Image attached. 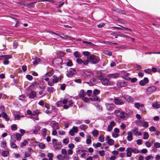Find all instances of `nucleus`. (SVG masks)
<instances>
[{
  "label": "nucleus",
  "instance_id": "nucleus-1",
  "mask_svg": "<svg viewBox=\"0 0 160 160\" xmlns=\"http://www.w3.org/2000/svg\"><path fill=\"white\" fill-rule=\"evenodd\" d=\"M114 114L120 119L125 120L128 118V115L127 113L120 110H115L114 112Z\"/></svg>",
  "mask_w": 160,
  "mask_h": 160
},
{
  "label": "nucleus",
  "instance_id": "nucleus-2",
  "mask_svg": "<svg viewBox=\"0 0 160 160\" xmlns=\"http://www.w3.org/2000/svg\"><path fill=\"white\" fill-rule=\"evenodd\" d=\"M87 60L89 61V63L93 64L98 63L100 61V59L98 57L93 54H91L87 57Z\"/></svg>",
  "mask_w": 160,
  "mask_h": 160
},
{
  "label": "nucleus",
  "instance_id": "nucleus-3",
  "mask_svg": "<svg viewBox=\"0 0 160 160\" xmlns=\"http://www.w3.org/2000/svg\"><path fill=\"white\" fill-rule=\"evenodd\" d=\"M113 102L116 105H122L124 104L125 101L121 97H114Z\"/></svg>",
  "mask_w": 160,
  "mask_h": 160
},
{
  "label": "nucleus",
  "instance_id": "nucleus-4",
  "mask_svg": "<svg viewBox=\"0 0 160 160\" xmlns=\"http://www.w3.org/2000/svg\"><path fill=\"white\" fill-rule=\"evenodd\" d=\"M52 142L53 147L55 149H61L62 146L60 142H58L57 139H53L52 140Z\"/></svg>",
  "mask_w": 160,
  "mask_h": 160
},
{
  "label": "nucleus",
  "instance_id": "nucleus-5",
  "mask_svg": "<svg viewBox=\"0 0 160 160\" xmlns=\"http://www.w3.org/2000/svg\"><path fill=\"white\" fill-rule=\"evenodd\" d=\"M99 80L101 81L102 84L104 86H108L111 85V82L108 79L103 76H101L99 78Z\"/></svg>",
  "mask_w": 160,
  "mask_h": 160
},
{
  "label": "nucleus",
  "instance_id": "nucleus-6",
  "mask_svg": "<svg viewBox=\"0 0 160 160\" xmlns=\"http://www.w3.org/2000/svg\"><path fill=\"white\" fill-rule=\"evenodd\" d=\"M107 143H104L103 146H101V144L100 142H98L96 144L93 143V146L96 149L98 147H99L101 146V148L102 149H107L108 148V146L106 145Z\"/></svg>",
  "mask_w": 160,
  "mask_h": 160
},
{
  "label": "nucleus",
  "instance_id": "nucleus-7",
  "mask_svg": "<svg viewBox=\"0 0 160 160\" xmlns=\"http://www.w3.org/2000/svg\"><path fill=\"white\" fill-rule=\"evenodd\" d=\"M76 73V69L71 68L66 73L67 76L69 78H71Z\"/></svg>",
  "mask_w": 160,
  "mask_h": 160
},
{
  "label": "nucleus",
  "instance_id": "nucleus-8",
  "mask_svg": "<svg viewBox=\"0 0 160 160\" xmlns=\"http://www.w3.org/2000/svg\"><path fill=\"white\" fill-rule=\"evenodd\" d=\"M106 109L108 111H112L115 108V105L113 103H106L105 104Z\"/></svg>",
  "mask_w": 160,
  "mask_h": 160
},
{
  "label": "nucleus",
  "instance_id": "nucleus-9",
  "mask_svg": "<svg viewBox=\"0 0 160 160\" xmlns=\"http://www.w3.org/2000/svg\"><path fill=\"white\" fill-rule=\"evenodd\" d=\"M22 138V135L19 133H16V134L12 135L11 136V138L14 141L16 139L20 141Z\"/></svg>",
  "mask_w": 160,
  "mask_h": 160
},
{
  "label": "nucleus",
  "instance_id": "nucleus-10",
  "mask_svg": "<svg viewBox=\"0 0 160 160\" xmlns=\"http://www.w3.org/2000/svg\"><path fill=\"white\" fill-rule=\"evenodd\" d=\"M122 78L126 80H130L131 79V78L129 77L130 74L126 71L122 72Z\"/></svg>",
  "mask_w": 160,
  "mask_h": 160
},
{
  "label": "nucleus",
  "instance_id": "nucleus-11",
  "mask_svg": "<svg viewBox=\"0 0 160 160\" xmlns=\"http://www.w3.org/2000/svg\"><path fill=\"white\" fill-rule=\"evenodd\" d=\"M127 84L128 82H127L122 81H118L117 82V87L119 88L126 87L127 85Z\"/></svg>",
  "mask_w": 160,
  "mask_h": 160
},
{
  "label": "nucleus",
  "instance_id": "nucleus-12",
  "mask_svg": "<svg viewBox=\"0 0 160 160\" xmlns=\"http://www.w3.org/2000/svg\"><path fill=\"white\" fill-rule=\"evenodd\" d=\"M123 97L125 100L128 102L132 103L134 101L133 98L131 96L125 95Z\"/></svg>",
  "mask_w": 160,
  "mask_h": 160
},
{
  "label": "nucleus",
  "instance_id": "nucleus-13",
  "mask_svg": "<svg viewBox=\"0 0 160 160\" xmlns=\"http://www.w3.org/2000/svg\"><path fill=\"white\" fill-rule=\"evenodd\" d=\"M29 99H33L36 96V92L35 91H32L28 95Z\"/></svg>",
  "mask_w": 160,
  "mask_h": 160
},
{
  "label": "nucleus",
  "instance_id": "nucleus-14",
  "mask_svg": "<svg viewBox=\"0 0 160 160\" xmlns=\"http://www.w3.org/2000/svg\"><path fill=\"white\" fill-rule=\"evenodd\" d=\"M149 80L147 78L145 77L144 78L143 80H141L139 83L140 85L141 86H144L145 83H147L148 82Z\"/></svg>",
  "mask_w": 160,
  "mask_h": 160
},
{
  "label": "nucleus",
  "instance_id": "nucleus-15",
  "mask_svg": "<svg viewBox=\"0 0 160 160\" xmlns=\"http://www.w3.org/2000/svg\"><path fill=\"white\" fill-rule=\"evenodd\" d=\"M106 140L107 141L108 144L110 145H112L114 143V141L110 138L109 136H108L106 138Z\"/></svg>",
  "mask_w": 160,
  "mask_h": 160
},
{
  "label": "nucleus",
  "instance_id": "nucleus-16",
  "mask_svg": "<svg viewBox=\"0 0 160 160\" xmlns=\"http://www.w3.org/2000/svg\"><path fill=\"white\" fill-rule=\"evenodd\" d=\"M94 106L96 108L97 110L99 112H101L102 111V107L98 103H96L94 104Z\"/></svg>",
  "mask_w": 160,
  "mask_h": 160
},
{
  "label": "nucleus",
  "instance_id": "nucleus-17",
  "mask_svg": "<svg viewBox=\"0 0 160 160\" xmlns=\"http://www.w3.org/2000/svg\"><path fill=\"white\" fill-rule=\"evenodd\" d=\"M157 88L154 86H152L149 87H148L147 89V91L148 92H153L154 91H155L156 89Z\"/></svg>",
  "mask_w": 160,
  "mask_h": 160
},
{
  "label": "nucleus",
  "instance_id": "nucleus-18",
  "mask_svg": "<svg viewBox=\"0 0 160 160\" xmlns=\"http://www.w3.org/2000/svg\"><path fill=\"white\" fill-rule=\"evenodd\" d=\"M128 136L127 139L128 141H130L132 140L133 139L132 135L131 132L128 131L127 132Z\"/></svg>",
  "mask_w": 160,
  "mask_h": 160
},
{
  "label": "nucleus",
  "instance_id": "nucleus-19",
  "mask_svg": "<svg viewBox=\"0 0 160 160\" xmlns=\"http://www.w3.org/2000/svg\"><path fill=\"white\" fill-rule=\"evenodd\" d=\"M128 151L127 152V156L128 157H130L131 155V152H133L134 153H138L139 152V151Z\"/></svg>",
  "mask_w": 160,
  "mask_h": 160
},
{
  "label": "nucleus",
  "instance_id": "nucleus-20",
  "mask_svg": "<svg viewBox=\"0 0 160 160\" xmlns=\"http://www.w3.org/2000/svg\"><path fill=\"white\" fill-rule=\"evenodd\" d=\"M1 115L2 116V118H5L6 121H8L9 120V118L8 117V115L6 112H2Z\"/></svg>",
  "mask_w": 160,
  "mask_h": 160
},
{
  "label": "nucleus",
  "instance_id": "nucleus-21",
  "mask_svg": "<svg viewBox=\"0 0 160 160\" xmlns=\"http://www.w3.org/2000/svg\"><path fill=\"white\" fill-rule=\"evenodd\" d=\"M56 63L58 65H62L63 60L61 58H58L57 59L56 61Z\"/></svg>",
  "mask_w": 160,
  "mask_h": 160
},
{
  "label": "nucleus",
  "instance_id": "nucleus-22",
  "mask_svg": "<svg viewBox=\"0 0 160 160\" xmlns=\"http://www.w3.org/2000/svg\"><path fill=\"white\" fill-rule=\"evenodd\" d=\"M54 71L53 70H51L46 74L45 76L46 77H51L54 73Z\"/></svg>",
  "mask_w": 160,
  "mask_h": 160
},
{
  "label": "nucleus",
  "instance_id": "nucleus-23",
  "mask_svg": "<svg viewBox=\"0 0 160 160\" xmlns=\"http://www.w3.org/2000/svg\"><path fill=\"white\" fill-rule=\"evenodd\" d=\"M86 94V93L83 89L81 90L79 94V96L80 98H82L84 97Z\"/></svg>",
  "mask_w": 160,
  "mask_h": 160
},
{
  "label": "nucleus",
  "instance_id": "nucleus-24",
  "mask_svg": "<svg viewBox=\"0 0 160 160\" xmlns=\"http://www.w3.org/2000/svg\"><path fill=\"white\" fill-rule=\"evenodd\" d=\"M118 25L120 27L113 26L111 28L115 29L118 30H123L122 28H123V27L120 25Z\"/></svg>",
  "mask_w": 160,
  "mask_h": 160
},
{
  "label": "nucleus",
  "instance_id": "nucleus-25",
  "mask_svg": "<svg viewBox=\"0 0 160 160\" xmlns=\"http://www.w3.org/2000/svg\"><path fill=\"white\" fill-rule=\"evenodd\" d=\"M152 107L156 109L160 108V104H158L157 102H154L152 104Z\"/></svg>",
  "mask_w": 160,
  "mask_h": 160
},
{
  "label": "nucleus",
  "instance_id": "nucleus-26",
  "mask_svg": "<svg viewBox=\"0 0 160 160\" xmlns=\"http://www.w3.org/2000/svg\"><path fill=\"white\" fill-rule=\"evenodd\" d=\"M108 77L111 78H118L119 77V75L117 73H114L109 75Z\"/></svg>",
  "mask_w": 160,
  "mask_h": 160
},
{
  "label": "nucleus",
  "instance_id": "nucleus-27",
  "mask_svg": "<svg viewBox=\"0 0 160 160\" xmlns=\"http://www.w3.org/2000/svg\"><path fill=\"white\" fill-rule=\"evenodd\" d=\"M73 55L74 57L76 58H77L81 57V54L77 51H75L73 53Z\"/></svg>",
  "mask_w": 160,
  "mask_h": 160
},
{
  "label": "nucleus",
  "instance_id": "nucleus-28",
  "mask_svg": "<svg viewBox=\"0 0 160 160\" xmlns=\"http://www.w3.org/2000/svg\"><path fill=\"white\" fill-rule=\"evenodd\" d=\"M143 121V120H142L136 121V125L138 126H142Z\"/></svg>",
  "mask_w": 160,
  "mask_h": 160
},
{
  "label": "nucleus",
  "instance_id": "nucleus-29",
  "mask_svg": "<svg viewBox=\"0 0 160 160\" xmlns=\"http://www.w3.org/2000/svg\"><path fill=\"white\" fill-rule=\"evenodd\" d=\"M54 78L53 79L52 81L55 83H57L58 82L59 80H60V78H59V77H58L55 75L53 76Z\"/></svg>",
  "mask_w": 160,
  "mask_h": 160
},
{
  "label": "nucleus",
  "instance_id": "nucleus-30",
  "mask_svg": "<svg viewBox=\"0 0 160 160\" xmlns=\"http://www.w3.org/2000/svg\"><path fill=\"white\" fill-rule=\"evenodd\" d=\"M103 52L104 54L109 56H111L112 54L111 52L109 50H104Z\"/></svg>",
  "mask_w": 160,
  "mask_h": 160
},
{
  "label": "nucleus",
  "instance_id": "nucleus-31",
  "mask_svg": "<svg viewBox=\"0 0 160 160\" xmlns=\"http://www.w3.org/2000/svg\"><path fill=\"white\" fill-rule=\"evenodd\" d=\"M91 136L90 135L87 136V139L86 140V143L88 144H89L91 142Z\"/></svg>",
  "mask_w": 160,
  "mask_h": 160
},
{
  "label": "nucleus",
  "instance_id": "nucleus-32",
  "mask_svg": "<svg viewBox=\"0 0 160 160\" xmlns=\"http://www.w3.org/2000/svg\"><path fill=\"white\" fill-rule=\"evenodd\" d=\"M9 154L8 151H3L2 155V156L5 157L7 156Z\"/></svg>",
  "mask_w": 160,
  "mask_h": 160
},
{
  "label": "nucleus",
  "instance_id": "nucleus-33",
  "mask_svg": "<svg viewBox=\"0 0 160 160\" xmlns=\"http://www.w3.org/2000/svg\"><path fill=\"white\" fill-rule=\"evenodd\" d=\"M39 130V127L38 126H36L35 128L33 130V132L35 134H37L38 131Z\"/></svg>",
  "mask_w": 160,
  "mask_h": 160
},
{
  "label": "nucleus",
  "instance_id": "nucleus-34",
  "mask_svg": "<svg viewBox=\"0 0 160 160\" xmlns=\"http://www.w3.org/2000/svg\"><path fill=\"white\" fill-rule=\"evenodd\" d=\"M143 139L145 140L149 138V135L148 133L147 132H144L143 133Z\"/></svg>",
  "mask_w": 160,
  "mask_h": 160
},
{
  "label": "nucleus",
  "instance_id": "nucleus-35",
  "mask_svg": "<svg viewBox=\"0 0 160 160\" xmlns=\"http://www.w3.org/2000/svg\"><path fill=\"white\" fill-rule=\"evenodd\" d=\"M38 147L40 148L43 149L45 147V145L44 143L42 142H40L38 144Z\"/></svg>",
  "mask_w": 160,
  "mask_h": 160
},
{
  "label": "nucleus",
  "instance_id": "nucleus-36",
  "mask_svg": "<svg viewBox=\"0 0 160 160\" xmlns=\"http://www.w3.org/2000/svg\"><path fill=\"white\" fill-rule=\"evenodd\" d=\"M92 134L94 137H96L98 134V132L97 130L95 129L94 130L92 131Z\"/></svg>",
  "mask_w": 160,
  "mask_h": 160
},
{
  "label": "nucleus",
  "instance_id": "nucleus-37",
  "mask_svg": "<svg viewBox=\"0 0 160 160\" xmlns=\"http://www.w3.org/2000/svg\"><path fill=\"white\" fill-rule=\"evenodd\" d=\"M118 36H120L121 37H123L125 38H127L128 37L127 35H125L119 32H118Z\"/></svg>",
  "mask_w": 160,
  "mask_h": 160
},
{
  "label": "nucleus",
  "instance_id": "nucleus-38",
  "mask_svg": "<svg viewBox=\"0 0 160 160\" xmlns=\"http://www.w3.org/2000/svg\"><path fill=\"white\" fill-rule=\"evenodd\" d=\"M82 100H83L84 102L88 103L90 102V100L88 98L85 97H83L82 98Z\"/></svg>",
  "mask_w": 160,
  "mask_h": 160
},
{
  "label": "nucleus",
  "instance_id": "nucleus-39",
  "mask_svg": "<svg viewBox=\"0 0 160 160\" xmlns=\"http://www.w3.org/2000/svg\"><path fill=\"white\" fill-rule=\"evenodd\" d=\"M148 126V122H147L145 121L144 120H143V122L142 127L145 128H147Z\"/></svg>",
  "mask_w": 160,
  "mask_h": 160
},
{
  "label": "nucleus",
  "instance_id": "nucleus-40",
  "mask_svg": "<svg viewBox=\"0 0 160 160\" xmlns=\"http://www.w3.org/2000/svg\"><path fill=\"white\" fill-rule=\"evenodd\" d=\"M98 140L101 142H103L104 141V138L103 136L101 135H100L98 138Z\"/></svg>",
  "mask_w": 160,
  "mask_h": 160
},
{
  "label": "nucleus",
  "instance_id": "nucleus-41",
  "mask_svg": "<svg viewBox=\"0 0 160 160\" xmlns=\"http://www.w3.org/2000/svg\"><path fill=\"white\" fill-rule=\"evenodd\" d=\"M54 89L53 87H48L47 88V90L48 92H49L50 93H52L53 90Z\"/></svg>",
  "mask_w": 160,
  "mask_h": 160
},
{
  "label": "nucleus",
  "instance_id": "nucleus-42",
  "mask_svg": "<svg viewBox=\"0 0 160 160\" xmlns=\"http://www.w3.org/2000/svg\"><path fill=\"white\" fill-rule=\"evenodd\" d=\"M100 91L97 89H95L93 91V94L94 95H96L99 94Z\"/></svg>",
  "mask_w": 160,
  "mask_h": 160
},
{
  "label": "nucleus",
  "instance_id": "nucleus-43",
  "mask_svg": "<svg viewBox=\"0 0 160 160\" xmlns=\"http://www.w3.org/2000/svg\"><path fill=\"white\" fill-rule=\"evenodd\" d=\"M82 42L83 43L86 44V45L91 46L92 45V43L91 42H87L86 41H83Z\"/></svg>",
  "mask_w": 160,
  "mask_h": 160
},
{
  "label": "nucleus",
  "instance_id": "nucleus-44",
  "mask_svg": "<svg viewBox=\"0 0 160 160\" xmlns=\"http://www.w3.org/2000/svg\"><path fill=\"white\" fill-rule=\"evenodd\" d=\"M90 53L88 51H83L82 52V54L88 57L90 55Z\"/></svg>",
  "mask_w": 160,
  "mask_h": 160
},
{
  "label": "nucleus",
  "instance_id": "nucleus-45",
  "mask_svg": "<svg viewBox=\"0 0 160 160\" xmlns=\"http://www.w3.org/2000/svg\"><path fill=\"white\" fill-rule=\"evenodd\" d=\"M28 142L26 140H25L20 145L21 147H23L24 146L26 145Z\"/></svg>",
  "mask_w": 160,
  "mask_h": 160
},
{
  "label": "nucleus",
  "instance_id": "nucleus-46",
  "mask_svg": "<svg viewBox=\"0 0 160 160\" xmlns=\"http://www.w3.org/2000/svg\"><path fill=\"white\" fill-rule=\"evenodd\" d=\"M138 128L135 127L132 130V131L134 133V135L136 136V132H138Z\"/></svg>",
  "mask_w": 160,
  "mask_h": 160
},
{
  "label": "nucleus",
  "instance_id": "nucleus-47",
  "mask_svg": "<svg viewBox=\"0 0 160 160\" xmlns=\"http://www.w3.org/2000/svg\"><path fill=\"white\" fill-rule=\"evenodd\" d=\"M11 128L12 130H16L17 129V126L15 124H12L11 126Z\"/></svg>",
  "mask_w": 160,
  "mask_h": 160
},
{
  "label": "nucleus",
  "instance_id": "nucleus-48",
  "mask_svg": "<svg viewBox=\"0 0 160 160\" xmlns=\"http://www.w3.org/2000/svg\"><path fill=\"white\" fill-rule=\"evenodd\" d=\"M82 60L80 58H79L76 59V62L78 64H81L82 63Z\"/></svg>",
  "mask_w": 160,
  "mask_h": 160
},
{
  "label": "nucleus",
  "instance_id": "nucleus-49",
  "mask_svg": "<svg viewBox=\"0 0 160 160\" xmlns=\"http://www.w3.org/2000/svg\"><path fill=\"white\" fill-rule=\"evenodd\" d=\"M79 128L80 129L85 131L86 130V125H82L80 126Z\"/></svg>",
  "mask_w": 160,
  "mask_h": 160
},
{
  "label": "nucleus",
  "instance_id": "nucleus-50",
  "mask_svg": "<svg viewBox=\"0 0 160 160\" xmlns=\"http://www.w3.org/2000/svg\"><path fill=\"white\" fill-rule=\"evenodd\" d=\"M2 58H5L6 59H9L12 58V56L10 55H2Z\"/></svg>",
  "mask_w": 160,
  "mask_h": 160
},
{
  "label": "nucleus",
  "instance_id": "nucleus-51",
  "mask_svg": "<svg viewBox=\"0 0 160 160\" xmlns=\"http://www.w3.org/2000/svg\"><path fill=\"white\" fill-rule=\"evenodd\" d=\"M25 98V96L24 95H22L19 96L18 99L19 100L21 101H24Z\"/></svg>",
  "mask_w": 160,
  "mask_h": 160
},
{
  "label": "nucleus",
  "instance_id": "nucleus-52",
  "mask_svg": "<svg viewBox=\"0 0 160 160\" xmlns=\"http://www.w3.org/2000/svg\"><path fill=\"white\" fill-rule=\"evenodd\" d=\"M74 145L73 143H71L68 145V147L70 148V149H68V150H71V149H73L74 148Z\"/></svg>",
  "mask_w": 160,
  "mask_h": 160
},
{
  "label": "nucleus",
  "instance_id": "nucleus-53",
  "mask_svg": "<svg viewBox=\"0 0 160 160\" xmlns=\"http://www.w3.org/2000/svg\"><path fill=\"white\" fill-rule=\"evenodd\" d=\"M11 147L13 148H16L17 147V146L16 144L13 142H11L10 143Z\"/></svg>",
  "mask_w": 160,
  "mask_h": 160
},
{
  "label": "nucleus",
  "instance_id": "nucleus-54",
  "mask_svg": "<svg viewBox=\"0 0 160 160\" xmlns=\"http://www.w3.org/2000/svg\"><path fill=\"white\" fill-rule=\"evenodd\" d=\"M66 87V85L65 84L63 83L61 84L60 87V89L62 90H64L65 89Z\"/></svg>",
  "mask_w": 160,
  "mask_h": 160
},
{
  "label": "nucleus",
  "instance_id": "nucleus-55",
  "mask_svg": "<svg viewBox=\"0 0 160 160\" xmlns=\"http://www.w3.org/2000/svg\"><path fill=\"white\" fill-rule=\"evenodd\" d=\"M57 158L59 160H64V158L62 155H58L57 156Z\"/></svg>",
  "mask_w": 160,
  "mask_h": 160
},
{
  "label": "nucleus",
  "instance_id": "nucleus-56",
  "mask_svg": "<svg viewBox=\"0 0 160 160\" xmlns=\"http://www.w3.org/2000/svg\"><path fill=\"white\" fill-rule=\"evenodd\" d=\"M26 78L29 80H32V77L29 74H28L26 76Z\"/></svg>",
  "mask_w": 160,
  "mask_h": 160
},
{
  "label": "nucleus",
  "instance_id": "nucleus-57",
  "mask_svg": "<svg viewBox=\"0 0 160 160\" xmlns=\"http://www.w3.org/2000/svg\"><path fill=\"white\" fill-rule=\"evenodd\" d=\"M154 147L156 148H159L160 147V143L158 142H156L154 143Z\"/></svg>",
  "mask_w": 160,
  "mask_h": 160
},
{
  "label": "nucleus",
  "instance_id": "nucleus-58",
  "mask_svg": "<svg viewBox=\"0 0 160 160\" xmlns=\"http://www.w3.org/2000/svg\"><path fill=\"white\" fill-rule=\"evenodd\" d=\"M56 105L57 107H60L62 105V103L61 101H59L56 103Z\"/></svg>",
  "mask_w": 160,
  "mask_h": 160
},
{
  "label": "nucleus",
  "instance_id": "nucleus-59",
  "mask_svg": "<svg viewBox=\"0 0 160 160\" xmlns=\"http://www.w3.org/2000/svg\"><path fill=\"white\" fill-rule=\"evenodd\" d=\"M134 105L135 107L137 109H139L141 107V105L138 102H136Z\"/></svg>",
  "mask_w": 160,
  "mask_h": 160
},
{
  "label": "nucleus",
  "instance_id": "nucleus-60",
  "mask_svg": "<svg viewBox=\"0 0 160 160\" xmlns=\"http://www.w3.org/2000/svg\"><path fill=\"white\" fill-rule=\"evenodd\" d=\"M71 130L74 131V132L76 133H77L78 131L77 128L75 126H73Z\"/></svg>",
  "mask_w": 160,
  "mask_h": 160
},
{
  "label": "nucleus",
  "instance_id": "nucleus-61",
  "mask_svg": "<svg viewBox=\"0 0 160 160\" xmlns=\"http://www.w3.org/2000/svg\"><path fill=\"white\" fill-rule=\"evenodd\" d=\"M149 130L150 132H155L156 129L154 127L152 126L149 128Z\"/></svg>",
  "mask_w": 160,
  "mask_h": 160
},
{
  "label": "nucleus",
  "instance_id": "nucleus-62",
  "mask_svg": "<svg viewBox=\"0 0 160 160\" xmlns=\"http://www.w3.org/2000/svg\"><path fill=\"white\" fill-rule=\"evenodd\" d=\"M88 62H89V61L87 59V60H83L82 63L84 65H87L88 64Z\"/></svg>",
  "mask_w": 160,
  "mask_h": 160
},
{
  "label": "nucleus",
  "instance_id": "nucleus-63",
  "mask_svg": "<svg viewBox=\"0 0 160 160\" xmlns=\"http://www.w3.org/2000/svg\"><path fill=\"white\" fill-rule=\"evenodd\" d=\"M67 65L69 67H71L72 65V63L71 61H69L67 62Z\"/></svg>",
  "mask_w": 160,
  "mask_h": 160
},
{
  "label": "nucleus",
  "instance_id": "nucleus-64",
  "mask_svg": "<svg viewBox=\"0 0 160 160\" xmlns=\"http://www.w3.org/2000/svg\"><path fill=\"white\" fill-rule=\"evenodd\" d=\"M144 71L145 73L148 74H150L151 72V70L149 68L145 69Z\"/></svg>",
  "mask_w": 160,
  "mask_h": 160
}]
</instances>
